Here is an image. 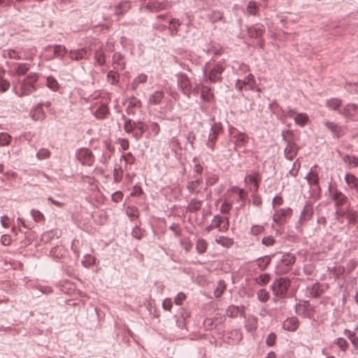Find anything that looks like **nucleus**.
I'll list each match as a JSON object with an SVG mask.
<instances>
[{"mask_svg":"<svg viewBox=\"0 0 358 358\" xmlns=\"http://www.w3.org/2000/svg\"><path fill=\"white\" fill-rule=\"evenodd\" d=\"M51 155L50 151L46 148H41L36 153V157L38 159H45L50 157Z\"/></svg>","mask_w":358,"mask_h":358,"instance_id":"de8ad7c7","label":"nucleus"},{"mask_svg":"<svg viewBox=\"0 0 358 358\" xmlns=\"http://www.w3.org/2000/svg\"><path fill=\"white\" fill-rule=\"evenodd\" d=\"M143 194L142 188L138 186V185H136L133 187V189L130 193V196H141Z\"/></svg>","mask_w":358,"mask_h":358,"instance_id":"0e129e2a","label":"nucleus"},{"mask_svg":"<svg viewBox=\"0 0 358 358\" xmlns=\"http://www.w3.org/2000/svg\"><path fill=\"white\" fill-rule=\"evenodd\" d=\"M247 13L250 15H255L258 10V5L255 1H250L246 8Z\"/></svg>","mask_w":358,"mask_h":358,"instance_id":"79ce46f5","label":"nucleus"},{"mask_svg":"<svg viewBox=\"0 0 358 358\" xmlns=\"http://www.w3.org/2000/svg\"><path fill=\"white\" fill-rule=\"evenodd\" d=\"M45 86L52 92H58L61 87L57 80L52 76L45 77Z\"/></svg>","mask_w":358,"mask_h":358,"instance_id":"6ab92c4d","label":"nucleus"},{"mask_svg":"<svg viewBox=\"0 0 358 358\" xmlns=\"http://www.w3.org/2000/svg\"><path fill=\"white\" fill-rule=\"evenodd\" d=\"M341 101L337 99H331L328 100L327 102V106L334 110L337 109L341 106Z\"/></svg>","mask_w":358,"mask_h":358,"instance_id":"603ef678","label":"nucleus"},{"mask_svg":"<svg viewBox=\"0 0 358 358\" xmlns=\"http://www.w3.org/2000/svg\"><path fill=\"white\" fill-rule=\"evenodd\" d=\"M357 111V105L354 103H348L344 107L341 112V114L348 119H352Z\"/></svg>","mask_w":358,"mask_h":358,"instance_id":"dca6fc26","label":"nucleus"},{"mask_svg":"<svg viewBox=\"0 0 358 358\" xmlns=\"http://www.w3.org/2000/svg\"><path fill=\"white\" fill-rule=\"evenodd\" d=\"M324 124L332 132L334 136H340L341 129L334 122L329 121L324 122Z\"/></svg>","mask_w":358,"mask_h":358,"instance_id":"c85d7f7f","label":"nucleus"},{"mask_svg":"<svg viewBox=\"0 0 358 358\" xmlns=\"http://www.w3.org/2000/svg\"><path fill=\"white\" fill-rule=\"evenodd\" d=\"M31 64L29 63H15L13 71L15 76H24L29 71Z\"/></svg>","mask_w":358,"mask_h":358,"instance_id":"f8f14e48","label":"nucleus"},{"mask_svg":"<svg viewBox=\"0 0 358 358\" xmlns=\"http://www.w3.org/2000/svg\"><path fill=\"white\" fill-rule=\"evenodd\" d=\"M201 95L203 100L209 101L213 97V94L210 89L207 86H203L201 91Z\"/></svg>","mask_w":358,"mask_h":358,"instance_id":"e433bc0d","label":"nucleus"},{"mask_svg":"<svg viewBox=\"0 0 358 358\" xmlns=\"http://www.w3.org/2000/svg\"><path fill=\"white\" fill-rule=\"evenodd\" d=\"M334 200L336 205H340L345 202L346 197L341 192H338L334 196Z\"/></svg>","mask_w":358,"mask_h":358,"instance_id":"bf43d9fd","label":"nucleus"},{"mask_svg":"<svg viewBox=\"0 0 358 358\" xmlns=\"http://www.w3.org/2000/svg\"><path fill=\"white\" fill-rule=\"evenodd\" d=\"M207 247L208 243L204 239L199 238L197 240L196 243V249L199 254L204 253L207 249Z\"/></svg>","mask_w":358,"mask_h":358,"instance_id":"c9c22d12","label":"nucleus"},{"mask_svg":"<svg viewBox=\"0 0 358 358\" xmlns=\"http://www.w3.org/2000/svg\"><path fill=\"white\" fill-rule=\"evenodd\" d=\"M94 58L96 62L98 63L100 66H103L106 63V57L105 54L100 50H97L94 53Z\"/></svg>","mask_w":358,"mask_h":358,"instance_id":"c03bdc74","label":"nucleus"},{"mask_svg":"<svg viewBox=\"0 0 358 358\" xmlns=\"http://www.w3.org/2000/svg\"><path fill=\"white\" fill-rule=\"evenodd\" d=\"M346 183L350 188L356 189L358 187V179L351 173H347L345 176Z\"/></svg>","mask_w":358,"mask_h":358,"instance_id":"cd10ccee","label":"nucleus"},{"mask_svg":"<svg viewBox=\"0 0 358 358\" xmlns=\"http://www.w3.org/2000/svg\"><path fill=\"white\" fill-rule=\"evenodd\" d=\"M289 287V280L287 278H280L273 282L272 291L276 296L283 295Z\"/></svg>","mask_w":358,"mask_h":358,"instance_id":"39448f33","label":"nucleus"},{"mask_svg":"<svg viewBox=\"0 0 358 358\" xmlns=\"http://www.w3.org/2000/svg\"><path fill=\"white\" fill-rule=\"evenodd\" d=\"M291 208H280L278 210H276L273 215V221L277 224V225H282L286 217H289L291 213Z\"/></svg>","mask_w":358,"mask_h":358,"instance_id":"6e6552de","label":"nucleus"},{"mask_svg":"<svg viewBox=\"0 0 358 358\" xmlns=\"http://www.w3.org/2000/svg\"><path fill=\"white\" fill-rule=\"evenodd\" d=\"M313 213V206L306 203L299 217L300 221H306L311 218Z\"/></svg>","mask_w":358,"mask_h":358,"instance_id":"aec40b11","label":"nucleus"},{"mask_svg":"<svg viewBox=\"0 0 358 358\" xmlns=\"http://www.w3.org/2000/svg\"><path fill=\"white\" fill-rule=\"evenodd\" d=\"M96 258L91 255H85L83 259L81 261L82 265L85 268H90L91 266L96 264Z\"/></svg>","mask_w":358,"mask_h":358,"instance_id":"c756f323","label":"nucleus"},{"mask_svg":"<svg viewBox=\"0 0 358 358\" xmlns=\"http://www.w3.org/2000/svg\"><path fill=\"white\" fill-rule=\"evenodd\" d=\"M76 157L83 166H91L95 161V157L91 150L87 148H80L76 150Z\"/></svg>","mask_w":358,"mask_h":358,"instance_id":"20e7f679","label":"nucleus"},{"mask_svg":"<svg viewBox=\"0 0 358 358\" xmlns=\"http://www.w3.org/2000/svg\"><path fill=\"white\" fill-rule=\"evenodd\" d=\"M126 213L131 220H135L138 217V208L134 206H127Z\"/></svg>","mask_w":358,"mask_h":358,"instance_id":"7c9ffc66","label":"nucleus"},{"mask_svg":"<svg viewBox=\"0 0 358 358\" xmlns=\"http://www.w3.org/2000/svg\"><path fill=\"white\" fill-rule=\"evenodd\" d=\"M299 148L294 142H289L285 148V156L287 159L292 160L294 159L298 152Z\"/></svg>","mask_w":358,"mask_h":358,"instance_id":"2eb2a0df","label":"nucleus"},{"mask_svg":"<svg viewBox=\"0 0 358 358\" xmlns=\"http://www.w3.org/2000/svg\"><path fill=\"white\" fill-rule=\"evenodd\" d=\"M41 74L31 72L24 78H18L13 84V90L20 97L29 96L37 90L36 83Z\"/></svg>","mask_w":358,"mask_h":358,"instance_id":"f257e3e1","label":"nucleus"},{"mask_svg":"<svg viewBox=\"0 0 358 358\" xmlns=\"http://www.w3.org/2000/svg\"><path fill=\"white\" fill-rule=\"evenodd\" d=\"M232 207V204L227 199L224 200L220 207V212L222 213H228Z\"/></svg>","mask_w":358,"mask_h":358,"instance_id":"052dcab7","label":"nucleus"},{"mask_svg":"<svg viewBox=\"0 0 358 358\" xmlns=\"http://www.w3.org/2000/svg\"><path fill=\"white\" fill-rule=\"evenodd\" d=\"M123 59L124 57L120 53L116 52L113 55V59L115 61L114 62L117 63V64L120 66V69H124V63L122 62Z\"/></svg>","mask_w":358,"mask_h":358,"instance_id":"864d4df0","label":"nucleus"},{"mask_svg":"<svg viewBox=\"0 0 358 358\" xmlns=\"http://www.w3.org/2000/svg\"><path fill=\"white\" fill-rule=\"evenodd\" d=\"M55 236H57V232L54 231L53 230H50L46 232H44L41 235V240L42 241L45 243H49L50 242Z\"/></svg>","mask_w":358,"mask_h":358,"instance_id":"ea45409f","label":"nucleus"},{"mask_svg":"<svg viewBox=\"0 0 358 358\" xmlns=\"http://www.w3.org/2000/svg\"><path fill=\"white\" fill-rule=\"evenodd\" d=\"M12 136L6 132H0V146H6L10 144Z\"/></svg>","mask_w":358,"mask_h":358,"instance_id":"473e14b6","label":"nucleus"},{"mask_svg":"<svg viewBox=\"0 0 358 358\" xmlns=\"http://www.w3.org/2000/svg\"><path fill=\"white\" fill-rule=\"evenodd\" d=\"M282 261L285 265H289L294 262L295 257L292 255L287 254L282 257Z\"/></svg>","mask_w":358,"mask_h":358,"instance_id":"e2e57ef3","label":"nucleus"},{"mask_svg":"<svg viewBox=\"0 0 358 358\" xmlns=\"http://www.w3.org/2000/svg\"><path fill=\"white\" fill-rule=\"evenodd\" d=\"M68 250L63 245H56L50 251V255L55 259H64L67 255Z\"/></svg>","mask_w":358,"mask_h":358,"instance_id":"9b49d317","label":"nucleus"},{"mask_svg":"<svg viewBox=\"0 0 358 358\" xmlns=\"http://www.w3.org/2000/svg\"><path fill=\"white\" fill-rule=\"evenodd\" d=\"M215 241L217 243L222 245V246L227 247V248L230 247L233 243V241L231 239L228 238L224 236H220L218 238H216Z\"/></svg>","mask_w":358,"mask_h":358,"instance_id":"a18cd8bd","label":"nucleus"},{"mask_svg":"<svg viewBox=\"0 0 358 358\" xmlns=\"http://www.w3.org/2000/svg\"><path fill=\"white\" fill-rule=\"evenodd\" d=\"M10 87V81L0 76V92L4 93Z\"/></svg>","mask_w":358,"mask_h":358,"instance_id":"37998d69","label":"nucleus"},{"mask_svg":"<svg viewBox=\"0 0 358 358\" xmlns=\"http://www.w3.org/2000/svg\"><path fill=\"white\" fill-rule=\"evenodd\" d=\"M234 138L236 147L244 146L248 142V136L245 133L239 132Z\"/></svg>","mask_w":358,"mask_h":358,"instance_id":"a878e982","label":"nucleus"},{"mask_svg":"<svg viewBox=\"0 0 358 358\" xmlns=\"http://www.w3.org/2000/svg\"><path fill=\"white\" fill-rule=\"evenodd\" d=\"M31 215L36 222H41L45 220L43 214L38 210L32 209L31 210Z\"/></svg>","mask_w":358,"mask_h":358,"instance_id":"4c0bfd02","label":"nucleus"},{"mask_svg":"<svg viewBox=\"0 0 358 358\" xmlns=\"http://www.w3.org/2000/svg\"><path fill=\"white\" fill-rule=\"evenodd\" d=\"M299 326V321L296 317H292L287 319L283 322V328L287 331H295Z\"/></svg>","mask_w":358,"mask_h":358,"instance_id":"4be33fe9","label":"nucleus"},{"mask_svg":"<svg viewBox=\"0 0 358 358\" xmlns=\"http://www.w3.org/2000/svg\"><path fill=\"white\" fill-rule=\"evenodd\" d=\"M36 238V234L31 231H27L24 234V238L20 241V248H26L31 245Z\"/></svg>","mask_w":358,"mask_h":358,"instance_id":"a211bd4d","label":"nucleus"},{"mask_svg":"<svg viewBox=\"0 0 358 358\" xmlns=\"http://www.w3.org/2000/svg\"><path fill=\"white\" fill-rule=\"evenodd\" d=\"M335 344L343 351H345L348 347L347 341L343 338H337Z\"/></svg>","mask_w":358,"mask_h":358,"instance_id":"6e6d98bb","label":"nucleus"},{"mask_svg":"<svg viewBox=\"0 0 358 358\" xmlns=\"http://www.w3.org/2000/svg\"><path fill=\"white\" fill-rule=\"evenodd\" d=\"M1 242L3 245L8 246L11 243V238L8 234H3L1 237Z\"/></svg>","mask_w":358,"mask_h":358,"instance_id":"774afa93","label":"nucleus"},{"mask_svg":"<svg viewBox=\"0 0 358 358\" xmlns=\"http://www.w3.org/2000/svg\"><path fill=\"white\" fill-rule=\"evenodd\" d=\"M130 8L131 3L129 1H122L115 7V14L119 17L122 16Z\"/></svg>","mask_w":358,"mask_h":358,"instance_id":"5701e85b","label":"nucleus"},{"mask_svg":"<svg viewBox=\"0 0 358 358\" xmlns=\"http://www.w3.org/2000/svg\"><path fill=\"white\" fill-rule=\"evenodd\" d=\"M264 32V25L261 24H255L248 29V36L251 38H258Z\"/></svg>","mask_w":358,"mask_h":358,"instance_id":"f3484780","label":"nucleus"},{"mask_svg":"<svg viewBox=\"0 0 358 358\" xmlns=\"http://www.w3.org/2000/svg\"><path fill=\"white\" fill-rule=\"evenodd\" d=\"M44 50L49 53L45 56L47 60H52L55 58L63 59L68 53L67 48L60 44L48 45L44 48Z\"/></svg>","mask_w":358,"mask_h":358,"instance_id":"7ed1b4c3","label":"nucleus"},{"mask_svg":"<svg viewBox=\"0 0 358 358\" xmlns=\"http://www.w3.org/2000/svg\"><path fill=\"white\" fill-rule=\"evenodd\" d=\"M211 227L215 229L220 228V231H226L229 228L228 218L216 215L211 222Z\"/></svg>","mask_w":358,"mask_h":358,"instance_id":"9d476101","label":"nucleus"},{"mask_svg":"<svg viewBox=\"0 0 358 358\" xmlns=\"http://www.w3.org/2000/svg\"><path fill=\"white\" fill-rule=\"evenodd\" d=\"M157 134V122H153L151 124H145L141 121H134L131 119L126 120L124 124V129L127 134H132L136 139L141 138L148 129Z\"/></svg>","mask_w":358,"mask_h":358,"instance_id":"f03ea898","label":"nucleus"},{"mask_svg":"<svg viewBox=\"0 0 358 358\" xmlns=\"http://www.w3.org/2000/svg\"><path fill=\"white\" fill-rule=\"evenodd\" d=\"M89 50L86 48H82L78 50H68L69 57L71 60L80 61L87 57Z\"/></svg>","mask_w":358,"mask_h":358,"instance_id":"ddd939ff","label":"nucleus"},{"mask_svg":"<svg viewBox=\"0 0 358 358\" xmlns=\"http://www.w3.org/2000/svg\"><path fill=\"white\" fill-rule=\"evenodd\" d=\"M223 68L220 65L215 66L209 72L208 79L212 82H215L220 79Z\"/></svg>","mask_w":358,"mask_h":358,"instance_id":"412c9836","label":"nucleus"},{"mask_svg":"<svg viewBox=\"0 0 358 358\" xmlns=\"http://www.w3.org/2000/svg\"><path fill=\"white\" fill-rule=\"evenodd\" d=\"M259 176L258 173H254L245 177V182L249 186L250 190L252 192H257L259 187Z\"/></svg>","mask_w":358,"mask_h":358,"instance_id":"4468645a","label":"nucleus"},{"mask_svg":"<svg viewBox=\"0 0 358 358\" xmlns=\"http://www.w3.org/2000/svg\"><path fill=\"white\" fill-rule=\"evenodd\" d=\"M145 10L150 13L157 11V0H145Z\"/></svg>","mask_w":358,"mask_h":358,"instance_id":"f704fd0d","label":"nucleus"},{"mask_svg":"<svg viewBox=\"0 0 358 358\" xmlns=\"http://www.w3.org/2000/svg\"><path fill=\"white\" fill-rule=\"evenodd\" d=\"M141 101L140 99H138L137 98L133 96L129 102V104L126 108V112L128 115L134 114V108H139L141 107Z\"/></svg>","mask_w":358,"mask_h":358,"instance_id":"b1692460","label":"nucleus"},{"mask_svg":"<svg viewBox=\"0 0 358 358\" xmlns=\"http://www.w3.org/2000/svg\"><path fill=\"white\" fill-rule=\"evenodd\" d=\"M123 193L121 191H116L111 195V199L113 202L119 203L122 200Z\"/></svg>","mask_w":358,"mask_h":358,"instance_id":"680f3d73","label":"nucleus"},{"mask_svg":"<svg viewBox=\"0 0 358 358\" xmlns=\"http://www.w3.org/2000/svg\"><path fill=\"white\" fill-rule=\"evenodd\" d=\"M338 215H345L346 218L348 220L349 224H355L357 222V212L352 209L348 208L345 212H338Z\"/></svg>","mask_w":358,"mask_h":358,"instance_id":"393cba45","label":"nucleus"},{"mask_svg":"<svg viewBox=\"0 0 358 358\" xmlns=\"http://www.w3.org/2000/svg\"><path fill=\"white\" fill-rule=\"evenodd\" d=\"M148 76L145 74H141L135 78L131 83V89L135 90L139 84L144 83L147 81Z\"/></svg>","mask_w":358,"mask_h":358,"instance_id":"bb28decb","label":"nucleus"},{"mask_svg":"<svg viewBox=\"0 0 358 358\" xmlns=\"http://www.w3.org/2000/svg\"><path fill=\"white\" fill-rule=\"evenodd\" d=\"M222 129V126L220 123H215L211 129L210 131L208 134V140L206 143L207 146L209 147L211 149L214 148L215 143L217 139V137L220 132Z\"/></svg>","mask_w":358,"mask_h":358,"instance_id":"423d86ee","label":"nucleus"},{"mask_svg":"<svg viewBox=\"0 0 358 358\" xmlns=\"http://www.w3.org/2000/svg\"><path fill=\"white\" fill-rule=\"evenodd\" d=\"M343 160L345 163L348 164L349 165H353L354 166H358V158L355 157L345 155L343 157Z\"/></svg>","mask_w":358,"mask_h":358,"instance_id":"5fc2aeb1","label":"nucleus"},{"mask_svg":"<svg viewBox=\"0 0 358 358\" xmlns=\"http://www.w3.org/2000/svg\"><path fill=\"white\" fill-rule=\"evenodd\" d=\"M124 159L125 164H133L135 162V157L131 152H127L121 156V159Z\"/></svg>","mask_w":358,"mask_h":358,"instance_id":"8fccbe9b","label":"nucleus"},{"mask_svg":"<svg viewBox=\"0 0 358 358\" xmlns=\"http://www.w3.org/2000/svg\"><path fill=\"white\" fill-rule=\"evenodd\" d=\"M144 231H143L138 227H136L132 229L131 235L134 238L136 239H141L143 236Z\"/></svg>","mask_w":358,"mask_h":358,"instance_id":"13d9d810","label":"nucleus"},{"mask_svg":"<svg viewBox=\"0 0 358 358\" xmlns=\"http://www.w3.org/2000/svg\"><path fill=\"white\" fill-rule=\"evenodd\" d=\"M257 296H258L259 300L262 302L266 301L269 298L268 292L264 289H260L258 292Z\"/></svg>","mask_w":358,"mask_h":358,"instance_id":"4d7b16f0","label":"nucleus"},{"mask_svg":"<svg viewBox=\"0 0 358 358\" xmlns=\"http://www.w3.org/2000/svg\"><path fill=\"white\" fill-rule=\"evenodd\" d=\"M107 77L112 85H117L119 81V74L114 71H109Z\"/></svg>","mask_w":358,"mask_h":358,"instance_id":"09e8293b","label":"nucleus"},{"mask_svg":"<svg viewBox=\"0 0 358 358\" xmlns=\"http://www.w3.org/2000/svg\"><path fill=\"white\" fill-rule=\"evenodd\" d=\"M345 334L351 341L352 344L355 347H358V338L356 337L355 332L350 330H345Z\"/></svg>","mask_w":358,"mask_h":358,"instance_id":"3c124183","label":"nucleus"},{"mask_svg":"<svg viewBox=\"0 0 358 358\" xmlns=\"http://www.w3.org/2000/svg\"><path fill=\"white\" fill-rule=\"evenodd\" d=\"M243 85L248 90H253L255 87V80L254 76L252 74L248 75L243 81Z\"/></svg>","mask_w":358,"mask_h":358,"instance_id":"72a5a7b5","label":"nucleus"},{"mask_svg":"<svg viewBox=\"0 0 358 358\" xmlns=\"http://www.w3.org/2000/svg\"><path fill=\"white\" fill-rule=\"evenodd\" d=\"M1 224L4 228H8L10 226V218L7 215L1 217Z\"/></svg>","mask_w":358,"mask_h":358,"instance_id":"338daca9","label":"nucleus"},{"mask_svg":"<svg viewBox=\"0 0 358 358\" xmlns=\"http://www.w3.org/2000/svg\"><path fill=\"white\" fill-rule=\"evenodd\" d=\"M115 334L116 336V338L117 340H122L124 342L128 341L127 339L126 334H128L129 335L132 334L131 331L129 329V327L124 324H122L120 322H115Z\"/></svg>","mask_w":358,"mask_h":358,"instance_id":"0eeeda50","label":"nucleus"},{"mask_svg":"<svg viewBox=\"0 0 358 358\" xmlns=\"http://www.w3.org/2000/svg\"><path fill=\"white\" fill-rule=\"evenodd\" d=\"M307 180L310 185H317L319 178L317 174L313 171V169L310 170V173L306 176Z\"/></svg>","mask_w":358,"mask_h":358,"instance_id":"58836bf2","label":"nucleus"},{"mask_svg":"<svg viewBox=\"0 0 358 358\" xmlns=\"http://www.w3.org/2000/svg\"><path fill=\"white\" fill-rule=\"evenodd\" d=\"M30 116L34 121H43L46 117V114L43 108L42 103H38L30 110Z\"/></svg>","mask_w":358,"mask_h":358,"instance_id":"1a4fd4ad","label":"nucleus"},{"mask_svg":"<svg viewBox=\"0 0 358 358\" xmlns=\"http://www.w3.org/2000/svg\"><path fill=\"white\" fill-rule=\"evenodd\" d=\"M157 105V91L154 92L150 96L148 101V108L151 110V107Z\"/></svg>","mask_w":358,"mask_h":358,"instance_id":"69168bd1","label":"nucleus"},{"mask_svg":"<svg viewBox=\"0 0 358 358\" xmlns=\"http://www.w3.org/2000/svg\"><path fill=\"white\" fill-rule=\"evenodd\" d=\"M294 120L296 124L298 125L303 127L306 124V123L308 120V117L306 113H299L297 114L294 117Z\"/></svg>","mask_w":358,"mask_h":358,"instance_id":"2f4dec72","label":"nucleus"},{"mask_svg":"<svg viewBox=\"0 0 358 358\" xmlns=\"http://www.w3.org/2000/svg\"><path fill=\"white\" fill-rule=\"evenodd\" d=\"M226 289V285L223 280H220L217 283V287L214 291V295L215 297L218 298L220 297L224 290Z\"/></svg>","mask_w":358,"mask_h":358,"instance_id":"a19ab883","label":"nucleus"},{"mask_svg":"<svg viewBox=\"0 0 358 358\" xmlns=\"http://www.w3.org/2000/svg\"><path fill=\"white\" fill-rule=\"evenodd\" d=\"M169 29L171 32V35H173L177 33V28L180 26V24L175 19L169 20Z\"/></svg>","mask_w":358,"mask_h":358,"instance_id":"49530a36","label":"nucleus"}]
</instances>
